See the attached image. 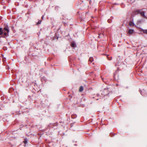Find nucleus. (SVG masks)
I'll list each match as a JSON object with an SVG mask.
<instances>
[{"label": "nucleus", "instance_id": "nucleus-1", "mask_svg": "<svg viewBox=\"0 0 147 147\" xmlns=\"http://www.w3.org/2000/svg\"><path fill=\"white\" fill-rule=\"evenodd\" d=\"M9 31L7 27H5L3 30L2 28H0V36L3 37H5L8 35Z\"/></svg>", "mask_w": 147, "mask_h": 147}, {"label": "nucleus", "instance_id": "nucleus-2", "mask_svg": "<svg viewBox=\"0 0 147 147\" xmlns=\"http://www.w3.org/2000/svg\"><path fill=\"white\" fill-rule=\"evenodd\" d=\"M109 94V91L107 88H105L102 91L101 94L104 96H106Z\"/></svg>", "mask_w": 147, "mask_h": 147}, {"label": "nucleus", "instance_id": "nucleus-3", "mask_svg": "<svg viewBox=\"0 0 147 147\" xmlns=\"http://www.w3.org/2000/svg\"><path fill=\"white\" fill-rule=\"evenodd\" d=\"M134 32V30L133 29H129L127 30V33L129 34H132Z\"/></svg>", "mask_w": 147, "mask_h": 147}, {"label": "nucleus", "instance_id": "nucleus-4", "mask_svg": "<svg viewBox=\"0 0 147 147\" xmlns=\"http://www.w3.org/2000/svg\"><path fill=\"white\" fill-rule=\"evenodd\" d=\"M129 25L130 26H133L135 25L134 23L132 21H130L129 22Z\"/></svg>", "mask_w": 147, "mask_h": 147}, {"label": "nucleus", "instance_id": "nucleus-5", "mask_svg": "<svg viewBox=\"0 0 147 147\" xmlns=\"http://www.w3.org/2000/svg\"><path fill=\"white\" fill-rule=\"evenodd\" d=\"M141 15L144 18H146L147 17L146 16H145L144 15V12H142L140 13Z\"/></svg>", "mask_w": 147, "mask_h": 147}, {"label": "nucleus", "instance_id": "nucleus-6", "mask_svg": "<svg viewBox=\"0 0 147 147\" xmlns=\"http://www.w3.org/2000/svg\"><path fill=\"white\" fill-rule=\"evenodd\" d=\"M83 87L82 86H80L79 88V91L80 92H82L83 91Z\"/></svg>", "mask_w": 147, "mask_h": 147}, {"label": "nucleus", "instance_id": "nucleus-7", "mask_svg": "<svg viewBox=\"0 0 147 147\" xmlns=\"http://www.w3.org/2000/svg\"><path fill=\"white\" fill-rule=\"evenodd\" d=\"M142 10H136L135 11V12L137 13H141V12Z\"/></svg>", "mask_w": 147, "mask_h": 147}, {"label": "nucleus", "instance_id": "nucleus-8", "mask_svg": "<svg viewBox=\"0 0 147 147\" xmlns=\"http://www.w3.org/2000/svg\"><path fill=\"white\" fill-rule=\"evenodd\" d=\"M142 22V21L141 20H138V21L136 24L137 25H139Z\"/></svg>", "mask_w": 147, "mask_h": 147}, {"label": "nucleus", "instance_id": "nucleus-9", "mask_svg": "<svg viewBox=\"0 0 147 147\" xmlns=\"http://www.w3.org/2000/svg\"><path fill=\"white\" fill-rule=\"evenodd\" d=\"M93 61V58H92V57H90L89 59V61H90L91 62L90 63H91V62Z\"/></svg>", "mask_w": 147, "mask_h": 147}, {"label": "nucleus", "instance_id": "nucleus-10", "mask_svg": "<svg viewBox=\"0 0 147 147\" xmlns=\"http://www.w3.org/2000/svg\"><path fill=\"white\" fill-rule=\"evenodd\" d=\"M107 58L108 60H111L112 59V57H109L108 55H107Z\"/></svg>", "mask_w": 147, "mask_h": 147}, {"label": "nucleus", "instance_id": "nucleus-11", "mask_svg": "<svg viewBox=\"0 0 147 147\" xmlns=\"http://www.w3.org/2000/svg\"><path fill=\"white\" fill-rule=\"evenodd\" d=\"M142 31L144 33L147 34V30H142Z\"/></svg>", "mask_w": 147, "mask_h": 147}, {"label": "nucleus", "instance_id": "nucleus-12", "mask_svg": "<svg viewBox=\"0 0 147 147\" xmlns=\"http://www.w3.org/2000/svg\"><path fill=\"white\" fill-rule=\"evenodd\" d=\"M71 45L72 47H74L75 46V44L74 42H72L71 43Z\"/></svg>", "mask_w": 147, "mask_h": 147}, {"label": "nucleus", "instance_id": "nucleus-13", "mask_svg": "<svg viewBox=\"0 0 147 147\" xmlns=\"http://www.w3.org/2000/svg\"><path fill=\"white\" fill-rule=\"evenodd\" d=\"M24 142V143L25 144H26L27 143V141L26 140V139H25Z\"/></svg>", "mask_w": 147, "mask_h": 147}, {"label": "nucleus", "instance_id": "nucleus-14", "mask_svg": "<svg viewBox=\"0 0 147 147\" xmlns=\"http://www.w3.org/2000/svg\"><path fill=\"white\" fill-rule=\"evenodd\" d=\"M41 21H40V20L38 21L37 23L36 24L37 25H38V24H40L41 23Z\"/></svg>", "mask_w": 147, "mask_h": 147}, {"label": "nucleus", "instance_id": "nucleus-15", "mask_svg": "<svg viewBox=\"0 0 147 147\" xmlns=\"http://www.w3.org/2000/svg\"><path fill=\"white\" fill-rule=\"evenodd\" d=\"M43 18V16H42V18Z\"/></svg>", "mask_w": 147, "mask_h": 147}, {"label": "nucleus", "instance_id": "nucleus-16", "mask_svg": "<svg viewBox=\"0 0 147 147\" xmlns=\"http://www.w3.org/2000/svg\"><path fill=\"white\" fill-rule=\"evenodd\" d=\"M98 37H100V36H99Z\"/></svg>", "mask_w": 147, "mask_h": 147}]
</instances>
